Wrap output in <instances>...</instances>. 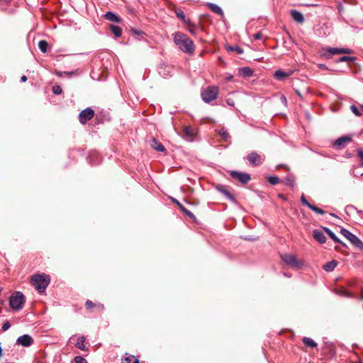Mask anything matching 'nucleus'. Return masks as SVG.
<instances>
[{
  "mask_svg": "<svg viewBox=\"0 0 363 363\" xmlns=\"http://www.w3.org/2000/svg\"><path fill=\"white\" fill-rule=\"evenodd\" d=\"M218 133L219 136L225 142H228L230 140V136L228 130L226 129H225L224 128L220 129L218 130Z\"/></svg>",
  "mask_w": 363,
  "mask_h": 363,
  "instance_id": "cd10ccee",
  "label": "nucleus"
},
{
  "mask_svg": "<svg viewBox=\"0 0 363 363\" xmlns=\"http://www.w3.org/2000/svg\"><path fill=\"white\" fill-rule=\"evenodd\" d=\"M96 306V303L92 302L90 300H87L85 303V307L86 309L90 310L93 308H94Z\"/></svg>",
  "mask_w": 363,
  "mask_h": 363,
  "instance_id": "ea45409f",
  "label": "nucleus"
},
{
  "mask_svg": "<svg viewBox=\"0 0 363 363\" xmlns=\"http://www.w3.org/2000/svg\"><path fill=\"white\" fill-rule=\"evenodd\" d=\"M357 155L361 161L360 165L363 167V150L359 149L357 150Z\"/></svg>",
  "mask_w": 363,
  "mask_h": 363,
  "instance_id": "37998d69",
  "label": "nucleus"
},
{
  "mask_svg": "<svg viewBox=\"0 0 363 363\" xmlns=\"http://www.w3.org/2000/svg\"><path fill=\"white\" fill-rule=\"evenodd\" d=\"M206 6L211 11L214 12L215 13L220 16L221 17L224 16V13L222 10V9L218 6V5L213 4V3H207Z\"/></svg>",
  "mask_w": 363,
  "mask_h": 363,
  "instance_id": "412c9836",
  "label": "nucleus"
},
{
  "mask_svg": "<svg viewBox=\"0 0 363 363\" xmlns=\"http://www.w3.org/2000/svg\"><path fill=\"white\" fill-rule=\"evenodd\" d=\"M133 358H135L133 355H130L128 353L125 354V356L122 357V362L130 363Z\"/></svg>",
  "mask_w": 363,
  "mask_h": 363,
  "instance_id": "e433bc0d",
  "label": "nucleus"
},
{
  "mask_svg": "<svg viewBox=\"0 0 363 363\" xmlns=\"http://www.w3.org/2000/svg\"><path fill=\"white\" fill-rule=\"evenodd\" d=\"M302 341L304 345L307 347L314 348L317 347V343L311 337H304Z\"/></svg>",
  "mask_w": 363,
  "mask_h": 363,
  "instance_id": "5701e85b",
  "label": "nucleus"
},
{
  "mask_svg": "<svg viewBox=\"0 0 363 363\" xmlns=\"http://www.w3.org/2000/svg\"><path fill=\"white\" fill-rule=\"evenodd\" d=\"M267 181L272 185H276L280 182V179L277 176H269Z\"/></svg>",
  "mask_w": 363,
  "mask_h": 363,
  "instance_id": "2f4dec72",
  "label": "nucleus"
},
{
  "mask_svg": "<svg viewBox=\"0 0 363 363\" xmlns=\"http://www.w3.org/2000/svg\"><path fill=\"white\" fill-rule=\"evenodd\" d=\"M292 74V72H286L281 69H277L274 74V77L279 81H284Z\"/></svg>",
  "mask_w": 363,
  "mask_h": 363,
  "instance_id": "2eb2a0df",
  "label": "nucleus"
},
{
  "mask_svg": "<svg viewBox=\"0 0 363 363\" xmlns=\"http://www.w3.org/2000/svg\"><path fill=\"white\" fill-rule=\"evenodd\" d=\"M230 177L242 184H246L251 180V176L248 173L233 170L230 172Z\"/></svg>",
  "mask_w": 363,
  "mask_h": 363,
  "instance_id": "0eeeda50",
  "label": "nucleus"
},
{
  "mask_svg": "<svg viewBox=\"0 0 363 363\" xmlns=\"http://www.w3.org/2000/svg\"><path fill=\"white\" fill-rule=\"evenodd\" d=\"M33 340L32 337L27 334L21 335L17 339V344L23 347H29L33 344Z\"/></svg>",
  "mask_w": 363,
  "mask_h": 363,
  "instance_id": "4468645a",
  "label": "nucleus"
},
{
  "mask_svg": "<svg viewBox=\"0 0 363 363\" xmlns=\"http://www.w3.org/2000/svg\"><path fill=\"white\" fill-rule=\"evenodd\" d=\"M95 307H96L101 311H104V306L101 303H96V306Z\"/></svg>",
  "mask_w": 363,
  "mask_h": 363,
  "instance_id": "de8ad7c7",
  "label": "nucleus"
},
{
  "mask_svg": "<svg viewBox=\"0 0 363 363\" xmlns=\"http://www.w3.org/2000/svg\"><path fill=\"white\" fill-rule=\"evenodd\" d=\"M313 237L320 244H323L326 242V238L324 233L319 230L315 229L313 231Z\"/></svg>",
  "mask_w": 363,
  "mask_h": 363,
  "instance_id": "dca6fc26",
  "label": "nucleus"
},
{
  "mask_svg": "<svg viewBox=\"0 0 363 363\" xmlns=\"http://www.w3.org/2000/svg\"><path fill=\"white\" fill-rule=\"evenodd\" d=\"M182 211L184 212L186 216H188L191 218H194L195 217L194 213L187 208H186L185 207L182 208Z\"/></svg>",
  "mask_w": 363,
  "mask_h": 363,
  "instance_id": "79ce46f5",
  "label": "nucleus"
},
{
  "mask_svg": "<svg viewBox=\"0 0 363 363\" xmlns=\"http://www.w3.org/2000/svg\"><path fill=\"white\" fill-rule=\"evenodd\" d=\"M361 109L363 111V104L361 106Z\"/></svg>",
  "mask_w": 363,
  "mask_h": 363,
  "instance_id": "6e6d98bb",
  "label": "nucleus"
},
{
  "mask_svg": "<svg viewBox=\"0 0 363 363\" xmlns=\"http://www.w3.org/2000/svg\"><path fill=\"white\" fill-rule=\"evenodd\" d=\"M104 18L112 22H119L121 21V18L111 11L106 12L104 15Z\"/></svg>",
  "mask_w": 363,
  "mask_h": 363,
  "instance_id": "a878e982",
  "label": "nucleus"
},
{
  "mask_svg": "<svg viewBox=\"0 0 363 363\" xmlns=\"http://www.w3.org/2000/svg\"><path fill=\"white\" fill-rule=\"evenodd\" d=\"M291 18L298 23H303L304 22V16L300 11L293 9L290 12Z\"/></svg>",
  "mask_w": 363,
  "mask_h": 363,
  "instance_id": "f3484780",
  "label": "nucleus"
},
{
  "mask_svg": "<svg viewBox=\"0 0 363 363\" xmlns=\"http://www.w3.org/2000/svg\"><path fill=\"white\" fill-rule=\"evenodd\" d=\"M254 38L256 40H259L262 38V34L260 33H255Z\"/></svg>",
  "mask_w": 363,
  "mask_h": 363,
  "instance_id": "8fccbe9b",
  "label": "nucleus"
},
{
  "mask_svg": "<svg viewBox=\"0 0 363 363\" xmlns=\"http://www.w3.org/2000/svg\"><path fill=\"white\" fill-rule=\"evenodd\" d=\"M172 201L178 206H180V202L175 199H172Z\"/></svg>",
  "mask_w": 363,
  "mask_h": 363,
  "instance_id": "603ef678",
  "label": "nucleus"
},
{
  "mask_svg": "<svg viewBox=\"0 0 363 363\" xmlns=\"http://www.w3.org/2000/svg\"><path fill=\"white\" fill-rule=\"evenodd\" d=\"M67 75H70L71 73H69V72H65Z\"/></svg>",
  "mask_w": 363,
  "mask_h": 363,
  "instance_id": "4d7b16f0",
  "label": "nucleus"
},
{
  "mask_svg": "<svg viewBox=\"0 0 363 363\" xmlns=\"http://www.w3.org/2000/svg\"><path fill=\"white\" fill-rule=\"evenodd\" d=\"M110 29L116 38H119L121 36L122 29L119 26H115V25H111L110 26Z\"/></svg>",
  "mask_w": 363,
  "mask_h": 363,
  "instance_id": "c85d7f7f",
  "label": "nucleus"
},
{
  "mask_svg": "<svg viewBox=\"0 0 363 363\" xmlns=\"http://www.w3.org/2000/svg\"><path fill=\"white\" fill-rule=\"evenodd\" d=\"M178 207L181 211H182V208H184V206L182 203H180V206H178Z\"/></svg>",
  "mask_w": 363,
  "mask_h": 363,
  "instance_id": "864d4df0",
  "label": "nucleus"
},
{
  "mask_svg": "<svg viewBox=\"0 0 363 363\" xmlns=\"http://www.w3.org/2000/svg\"><path fill=\"white\" fill-rule=\"evenodd\" d=\"M134 33H136V34H138V35L142 33V32L136 31V30H134Z\"/></svg>",
  "mask_w": 363,
  "mask_h": 363,
  "instance_id": "5fc2aeb1",
  "label": "nucleus"
},
{
  "mask_svg": "<svg viewBox=\"0 0 363 363\" xmlns=\"http://www.w3.org/2000/svg\"><path fill=\"white\" fill-rule=\"evenodd\" d=\"M340 233L345 237L347 240H350V242L354 245L355 247H358L360 250H363V242L359 239L355 235L352 233L350 231L345 228H342L340 230Z\"/></svg>",
  "mask_w": 363,
  "mask_h": 363,
  "instance_id": "423d86ee",
  "label": "nucleus"
},
{
  "mask_svg": "<svg viewBox=\"0 0 363 363\" xmlns=\"http://www.w3.org/2000/svg\"><path fill=\"white\" fill-rule=\"evenodd\" d=\"M247 160L252 166H259L262 162V158L261 155L257 154L256 152H252L247 155Z\"/></svg>",
  "mask_w": 363,
  "mask_h": 363,
  "instance_id": "f8f14e48",
  "label": "nucleus"
},
{
  "mask_svg": "<svg viewBox=\"0 0 363 363\" xmlns=\"http://www.w3.org/2000/svg\"><path fill=\"white\" fill-rule=\"evenodd\" d=\"M326 51L331 55L340 54V48H328Z\"/></svg>",
  "mask_w": 363,
  "mask_h": 363,
  "instance_id": "f704fd0d",
  "label": "nucleus"
},
{
  "mask_svg": "<svg viewBox=\"0 0 363 363\" xmlns=\"http://www.w3.org/2000/svg\"><path fill=\"white\" fill-rule=\"evenodd\" d=\"M227 50H228V51H230V52H232V51H235V52H237L238 54H242V53H243V50H242L240 47H239V46H238V45H236V46H230V45H228V46H227Z\"/></svg>",
  "mask_w": 363,
  "mask_h": 363,
  "instance_id": "473e14b6",
  "label": "nucleus"
},
{
  "mask_svg": "<svg viewBox=\"0 0 363 363\" xmlns=\"http://www.w3.org/2000/svg\"><path fill=\"white\" fill-rule=\"evenodd\" d=\"M27 81V77L26 75H23L21 77V82H26Z\"/></svg>",
  "mask_w": 363,
  "mask_h": 363,
  "instance_id": "3c124183",
  "label": "nucleus"
},
{
  "mask_svg": "<svg viewBox=\"0 0 363 363\" xmlns=\"http://www.w3.org/2000/svg\"><path fill=\"white\" fill-rule=\"evenodd\" d=\"M52 92L56 95L60 94L62 92V89L61 86L57 84L54 85L52 86Z\"/></svg>",
  "mask_w": 363,
  "mask_h": 363,
  "instance_id": "4c0bfd02",
  "label": "nucleus"
},
{
  "mask_svg": "<svg viewBox=\"0 0 363 363\" xmlns=\"http://www.w3.org/2000/svg\"><path fill=\"white\" fill-rule=\"evenodd\" d=\"M74 363H87V361L85 358L82 356H77L74 357Z\"/></svg>",
  "mask_w": 363,
  "mask_h": 363,
  "instance_id": "a19ab883",
  "label": "nucleus"
},
{
  "mask_svg": "<svg viewBox=\"0 0 363 363\" xmlns=\"http://www.w3.org/2000/svg\"><path fill=\"white\" fill-rule=\"evenodd\" d=\"M281 259L286 265L292 269H301L304 266V261L298 259L297 256L292 254L281 255Z\"/></svg>",
  "mask_w": 363,
  "mask_h": 363,
  "instance_id": "7ed1b4c3",
  "label": "nucleus"
},
{
  "mask_svg": "<svg viewBox=\"0 0 363 363\" xmlns=\"http://www.w3.org/2000/svg\"><path fill=\"white\" fill-rule=\"evenodd\" d=\"M94 116V111L91 108H86L82 111L79 115V121L82 125L86 124Z\"/></svg>",
  "mask_w": 363,
  "mask_h": 363,
  "instance_id": "6e6552de",
  "label": "nucleus"
},
{
  "mask_svg": "<svg viewBox=\"0 0 363 363\" xmlns=\"http://www.w3.org/2000/svg\"><path fill=\"white\" fill-rule=\"evenodd\" d=\"M233 76L232 74H228L225 76V79L226 81H231L233 79Z\"/></svg>",
  "mask_w": 363,
  "mask_h": 363,
  "instance_id": "09e8293b",
  "label": "nucleus"
},
{
  "mask_svg": "<svg viewBox=\"0 0 363 363\" xmlns=\"http://www.w3.org/2000/svg\"><path fill=\"white\" fill-rule=\"evenodd\" d=\"M219 93V89L216 86H208L201 93L202 100L207 104L216 99Z\"/></svg>",
  "mask_w": 363,
  "mask_h": 363,
  "instance_id": "39448f33",
  "label": "nucleus"
},
{
  "mask_svg": "<svg viewBox=\"0 0 363 363\" xmlns=\"http://www.w3.org/2000/svg\"><path fill=\"white\" fill-rule=\"evenodd\" d=\"M226 103L230 106H235V101H234V99H233L231 98L227 99H226Z\"/></svg>",
  "mask_w": 363,
  "mask_h": 363,
  "instance_id": "a18cd8bd",
  "label": "nucleus"
},
{
  "mask_svg": "<svg viewBox=\"0 0 363 363\" xmlns=\"http://www.w3.org/2000/svg\"><path fill=\"white\" fill-rule=\"evenodd\" d=\"M11 327V324L9 323V322L6 321V323H4L2 325V330L3 331H6L9 328Z\"/></svg>",
  "mask_w": 363,
  "mask_h": 363,
  "instance_id": "c03bdc74",
  "label": "nucleus"
},
{
  "mask_svg": "<svg viewBox=\"0 0 363 363\" xmlns=\"http://www.w3.org/2000/svg\"><path fill=\"white\" fill-rule=\"evenodd\" d=\"M26 302L25 296L22 292L16 291L14 292L9 298V306L15 311H20L23 308Z\"/></svg>",
  "mask_w": 363,
  "mask_h": 363,
  "instance_id": "20e7f679",
  "label": "nucleus"
},
{
  "mask_svg": "<svg viewBox=\"0 0 363 363\" xmlns=\"http://www.w3.org/2000/svg\"><path fill=\"white\" fill-rule=\"evenodd\" d=\"M337 264V262L336 260H332L330 262L325 263L323 265V268L326 272H332L334 270Z\"/></svg>",
  "mask_w": 363,
  "mask_h": 363,
  "instance_id": "393cba45",
  "label": "nucleus"
},
{
  "mask_svg": "<svg viewBox=\"0 0 363 363\" xmlns=\"http://www.w3.org/2000/svg\"><path fill=\"white\" fill-rule=\"evenodd\" d=\"M239 74L244 77H250L253 74V71L248 67H241L238 70Z\"/></svg>",
  "mask_w": 363,
  "mask_h": 363,
  "instance_id": "4be33fe9",
  "label": "nucleus"
},
{
  "mask_svg": "<svg viewBox=\"0 0 363 363\" xmlns=\"http://www.w3.org/2000/svg\"><path fill=\"white\" fill-rule=\"evenodd\" d=\"M296 178L292 174H288L284 179V183L286 185L290 186L291 189H294L295 184Z\"/></svg>",
  "mask_w": 363,
  "mask_h": 363,
  "instance_id": "bb28decb",
  "label": "nucleus"
},
{
  "mask_svg": "<svg viewBox=\"0 0 363 363\" xmlns=\"http://www.w3.org/2000/svg\"><path fill=\"white\" fill-rule=\"evenodd\" d=\"M50 277L45 274H34L30 279V284L38 293H43L50 284Z\"/></svg>",
  "mask_w": 363,
  "mask_h": 363,
  "instance_id": "f03ea898",
  "label": "nucleus"
},
{
  "mask_svg": "<svg viewBox=\"0 0 363 363\" xmlns=\"http://www.w3.org/2000/svg\"><path fill=\"white\" fill-rule=\"evenodd\" d=\"M352 50L348 48H340V54H350Z\"/></svg>",
  "mask_w": 363,
  "mask_h": 363,
  "instance_id": "49530a36",
  "label": "nucleus"
},
{
  "mask_svg": "<svg viewBox=\"0 0 363 363\" xmlns=\"http://www.w3.org/2000/svg\"><path fill=\"white\" fill-rule=\"evenodd\" d=\"M301 201L303 205L307 206L309 208L311 211L315 212L318 214L320 215H324L325 213V211L320 208H318L317 206L311 204L306 199L305 196L302 194L301 197Z\"/></svg>",
  "mask_w": 363,
  "mask_h": 363,
  "instance_id": "ddd939ff",
  "label": "nucleus"
},
{
  "mask_svg": "<svg viewBox=\"0 0 363 363\" xmlns=\"http://www.w3.org/2000/svg\"><path fill=\"white\" fill-rule=\"evenodd\" d=\"M352 141V138L350 135H343L337 138L333 143V147L337 150H341L346 147V145Z\"/></svg>",
  "mask_w": 363,
  "mask_h": 363,
  "instance_id": "9d476101",
  "label": "nucleus"
},
{
  "mask_svg": "<svg viewBox=\"0 0 363 363\" xmlns=\"http://www.w3.org/2000/svg\"><path fill=\"white\" fill-rule=\"evenodd\" d=\"M150 143L151 147L158 152H164L165 150L164 145L157 141L155 138H152L150 141Z\"/></svg>",
  "mask_w": 363,
  "mask_h": 363,
  "instance_id": "6ab92c4d",
  "label": "nucleus"
},
{
  "mask_svg": "<svg viewBox=\"0 0 363 363\" xmlns=\"http://www.w3.org/2000/svg\"><path fill=\"white\" fill-rule=\"evenodd\" d=\"M177 16L181 19L182 21H184L185 23H186L187 20L186 19V16L182 10H178L176 11Z\"/></svg>",
  "mask_w": 363,
  "mask_h": 363,
  "instance_id": "c9c22d12",
  "label": "nucleus"
},
{
  "mask_svg": "<svg viewBox=\"0 0 363 363\" xmlns=\"http://www.w3.org/2000/svg\"><path fill=\"white\" fill-rule=\"evenodd\" d=\"M38 48L40 49V50L43 52V53H45L48 50V43L46 40H40L39 43H38Z\"/></svg>",
  "mask_w": 363,
  "mask_h": 363,
  "instance_id": "7c9ffc66",
  "label": "nucleus"
},
{
  "mask_svg": "<svg viewBox=\"0 0 363 363\" xmlns=\"http://www.w3.org/2000/svg\"><path fill=\"white\" fill-rule=\"evenodd\" d=\"M84 342H85V337L84 336L79 337H78V339L77 340L75 346L82 350H86V346L84 345Z\"/></svg>",
  "mask_w": 363,
  "mask_h": 363,
  "instance_id": "c756f323",
  "label": "nucleus"
},
{
  "mask_svg": "<svg viewBox=\"0 0 363 363\" xmlns=\"http://www.w3.org/2000/svg\"><path fill=\"white\" fill-rule=\"evenodd\" d=\"M174 68L173 66L162 64L158 68V72L160 76L164 78L172 77L174 72Z\"/></svg>",
  "mask_w": 363,
  "mask_h": 363,
  "instance_id": "1a4fd4ad",
  "label": "nucleus"
},
{
  "mask_svg": "<svg viewBox=\"0 0 363 363\" xmlns=\"http://www.w3.org/2000/svg\"><path fill=\"white\" fill-rule=\"evenodd\" d=\"M183 133L184 135L189 139L193 138L196 134L194 130L190 126H185L183 128Z\"/></svg>",
  "mask_w": 363,
  "mask_h": 363,
  "instance_id": "b1692460",
  "label": "nucleus"
},
{
  "mask_svg": "<svg viewBox=\"0 0 363 363\" xmlns=\"http://www.w3.org/2000/svg\"><path fill=\"white\" fill-rule=\"evenodd\" d=\"M350 109L351 111H352V113L356 116H362V113L361 111L359 110V108L354 106V105H352L350 106Z\"/></svg>",
  "mask_w": 363,
  "mask_h": 363,
  "instance_id": "58836bf2",
  "label": "nucleus"
},
{
  "mask_svg": "<svg viewBox=\"0 0 363 363\" xmlns=\"http://www.w3.org/2000/svg\"><path fill=\"white\" fill-rule=\"evenodd\" d=\"M174 43L185 53L193 54L194 52L195 45L194 42L184 33H175Z\"/></svg>",
  "mask_w": 363,
  "mask_h": 363,
  "instance_id": "f257e3e1",
  "label": "nucleus"
},
{
  "mask_svg": "<svg viewBox=\"0 0 363 363\" xmlns=\"http://www.w3.org/2000/svg\"><path fill=\"white\" fill-rule=\"evenodd\" d=\"M355 60H356V58L354 57L342 56V57H340L337 60V62H354Z\"/></svg>",
  "mask_w": 363,
  "mask_h": 363,
  "instance_id": "72a5a7b5",
  "label": "nucleus"
},
{
  "mask_svg": "<svg viewBox=\"0 0 363 363\" xmlns=\"http://www.w3.org/2000/svg\"><path fill=\"white\" fill-rule=\"evenodd\" d=\"M323 230L328 235V236L336 243H340L342 246H346L336 235L327 227H323Z\"/></svg>",
  "mask_w": 363,
  "mask_h": 363,
  "instance_id": "aec40b11",
  "label": "nucleus"
},
{
  "mask_svg": "<svg viewBox=\"0 0 363 363\" xmlns=\"http://www.w3.org/2000/svg\"><path fill=\"white\" fill-rule=\"evenodd\" d=\"M216 189L224 195L229 201L231 202L236 203L237 200L233 196V195L228 191V187L227 186L223 184H218L216 186Z\"/></svg>",
  "mask_w": 363,
  "mask_h": 363,
  "instance_id": "9b49d317",
  "label": "nucleus"
},
{
  "mask_svg": "<svg viewBox=\"0 0 363 363\" xmlns=\"http://www.w3.org/2000/svg\"><path fill=\"white\" fill-rule=\"evenodd\" d=\"M189 26L188 30L191 33V35L196 36L199 30H202L201 27L198 26L197 25L191 23L190 19H187L186 23Z\"/></svg>",
  "mask_w": 363,
  "mask_h": 363,
  "instance_id": "a211bd4d",
  "label": "nucleus"
}]
</instances>
